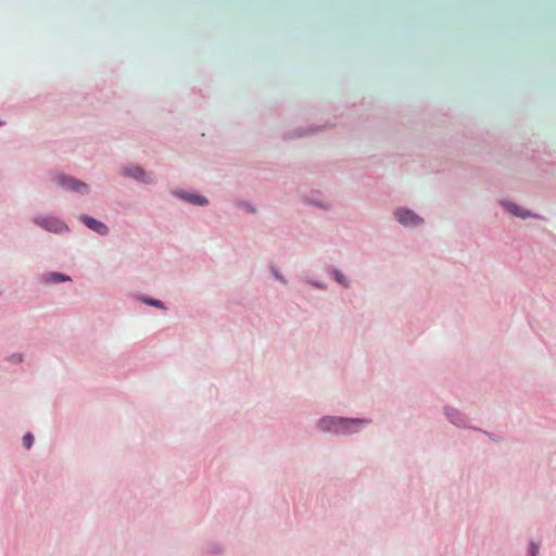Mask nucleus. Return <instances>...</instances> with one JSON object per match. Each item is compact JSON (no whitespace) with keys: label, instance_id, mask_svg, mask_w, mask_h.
I'll use <instances>...</instances> for the list:
<instances>
[{"label":"nucleus","instance_id":"f257e3e1","mask_svg":"<svg viewBox=\"0 0 556 556\" xmlns=\"http://www.w3.org/2000/svg\"><path fill=\"white\" fill-rule=\"evenodd\" d=\"M364 419H344L339 417H324L319 420V428L324 431L349 432L352 426L364 424Z\"/></svg>","mask_w":556,"mask_h":556},{"label":"nucleus","instance_id":"f03ea898","mask_svg":"<svg viewBox=\"0 0 556 556\" xmlns=\"http://www.w3.org/2000/svg\"><path fill=\"white\" fill-rule=\"evenodd\" d=\"M35 223L40 227L56 233L66 230L65 224L54 217H38L35 219Z\"/></svg>","mask_w":556,"mask_h":556},{"label":"nucleus","instance_id":"7ed1b4c3","mask_svg":"<svg viewBox=\"0 0 556 556\" xmlns=\"http://www.w3.org/2000/svg\"><path fill=\"white\" fill-rule=\"evenodd\" d=\"M395 216L396 219L405 226H417L422 222L418 215L408 210H397Z\"/></svg>","mask_w":556,"mask_h":556},{"label":"nucleus","instance_id":"20e7f679","mask_svg":"<svg viewBox=\"0 0 556 556\" xmlns=\"http://www.w3.org/2000/svg\"><path fill=\"white\" fill-rule=\"evenodd\" d=\"M58 178V182L66 188V189H70V190H74V191H77L79 193H85L87 192L88 188H87V185L81 182V181H77L71 177H66V176H63V175H60L56 177Z\"/></svg>","mask_w":556,"mask_h":556},{"label":"nucleus","instance_id":"39448f33","mask_svg":"<svg viewBox=\"0 0 556 556\" xmlns=\"http://www.w3.org/2000/svg\"><path fill=\"white\" fill-rule=\"evenodd\" d=\"M80 219L88 228L92 229L93 231L100 235L108 233V227L101 222L86 215L81 216Z\"/></svg>","mask_w":556,"mask_h":556},{"label":"nucleus","instance_id":"423d86ee","mask_svg":"<svg viewBox=\"0 0 556 556\" xmlns=\"http://www.w3.org/2000/svg\"><path fill=\"white\" fill-rule=\"evenodd\" d=\"M125 174L128 175V176H131V177H134L136 179L146 181V173L140 167H134V168H130V169H126Z\"/></svg>","mask_w":556,"mask_h":556},{"label":"nucleus","instance_id":"0eeeda50","mask_svg":"<svg viewBox=\"0 0 556 556\" xmlns=\"http://www.w3.org/2000/svg\"><path fill=\"white\" fill-rule=\"evenodd\" d=\"M185 199L187 201H189L190 203H193L197 205H205L207 203V200L204 197L199 195V194H187L185 197Z\"/></svg>","mask_w":556,"mask_h":556},{"label":"nucleus","instance_id":"6e6552de","mask_svg":"<svg viewBox=\"0 0 556 556\" xmlns=\"http://www.w3.org/2000/svg\"><path fill=\"white\" fill-rule=\"evenodd\" d=\"M507 210L513 213L514 215L520 216V217H527L529 214L525 211H522L518 205L516 204H508Z\"/></svg>","mask_w":556,"mask_h":556},{"label":"nucleus","instance_id":"1a4fd4ad","mask_svg":"<svg viewBox=\"0 0 556 556\" xmlns=\"http://www.w3.org/2000/svg\"><path fill=\"white\" fill-rule=\"evenodd\" d=\"M66 280H70V278L67 276H65L63 274H59V273L50 274V276L48 278V281L54 282V283L66 281Z\"/></svg>","mask_w":556,"mask_h":556},{"label":"nucleus","instance_id":"9d476101","mask_svg":"<svg viewBox=\"0 0 556 556\" xmlns=\"http://www.w3.org/2000/svg\"><path fill=\"white\" fill-rule=\"evenodd\" d=\"M33 441H34V438L30 433H27L26 435H24L23 438V443H24V446L26 448H29L33 444Z\"/></svg>","mask_w":556,"mask_h":556},{"label":"nucleus","instance_id":"9b49d317","mask_svg":"<svg viewBox=\"0 0 556 556\" xmlns=\"http://www.w3.org/2000/svg\"><path fill=\"white\" fill-rule=\"evenodd\" d=\"M448 418L451 419L452 422H454L456 425H460V422H462V418L457 412L448 414Z\"/></svg>","mask_w":556,"mask_h":556},{"label":"nucleus","instance_id":"f8f14e48","mask_svg":"<svg viewBox=\"0 0 556 556\" xmlns=\"http://www.w3.org/2000/svg\"><path fill=\"white\" fill-rule=\"evenodd\" d=\"M146 303L155 307L164 308L163 303L160 300H146Z\"/></svg>","mask_w":556,"mask_h":556},{"label":"nucleus","instance_id":"ddd939ff","mask_svg":"<svg viewBox=\"0 0 556 556\" xmlns=\"http://www.w3.org/2000/svg\"><path fill=\"white\" fill-rule=\"evenodd\" d=\"M536 553H538V546L532 543L531 544V556H536Z\"/></svg>","mask_w":556,"mask_h":556},{"label":"nucleus","instance_id":"4468645a","mask_svg":"<svg viewBox=\"0 0 556 556\" xmlns=\"http://www.w3.org/2000/svg\"><path fill=\"white\" fill-rule=\"evenodd\" d=\"M336 279H337L340 283L344 285L343 276H342L340 273H336Z\"/></svg>","mask_w":556,"mask_h":556}]
</instances>
